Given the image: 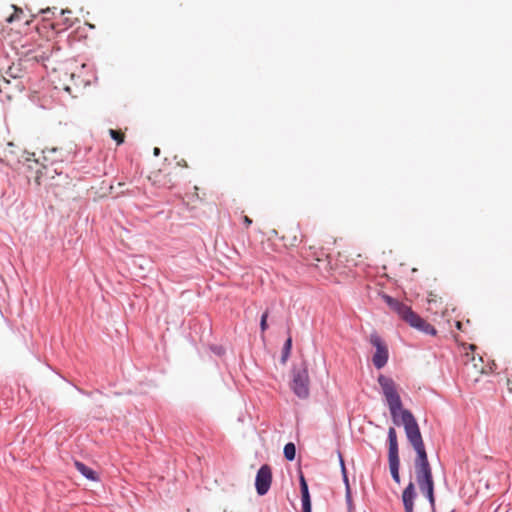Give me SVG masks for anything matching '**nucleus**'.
Returning <instances> with one entry per match:
<instances>
[{"mask_svg": "<svg viewBox=\"0 0 512 512\" xmlns=\"http://www.w3.org/2000/svg\"><path fill=\"white\" fill-rule=\"evenodd\" d=\"M378 383L387 402L393 423L403 425L407 440L416 452L414 460L415 476L420 491L434 506V480L425 444L419 425L411 411L403 408L402 400L393 379L379 375Z\"/></svg>", "mask_w": 512, "mask_h": 512, "instance_id": "f257e3e1", "label": "nucleus"}, {"mask_svg": "<svg viewBox=\"0 0 512 512\" xmlns=\"http://www.w3.org/2000/svg\"><path fill=\"white\" fill-rule=\"evenodd\" d=\"M383 299L390 307V309L411 327L429 335H436V329L431 324L422 319L418 314L412 311L410 306L405 305L404 303L388 295H384Z\"/></svg>", "mask_w": 512, "mask_h": 512, "instance_id": "f03ea898", "label": "nucleus"}, {"mask_svg": "<svg viewBox=\"0 0 512 512\" xmlns=\"http://www.w3.org/2000/svg\"><path fill=\"white\" fill-rule=\"evenodd\" d=\"M388 441H389V449H388V461L389 468L392 475L393 480L396 483H400V475H399V452H398V440L397 433L393 427H390L388 430Z\"/></svg>", "mask_w": 512, "mask_h": 512, "instance_id": "7ed1b4c3", "label": "nucleus"}, {"mask_svg": "<svg viewBox=\"0 0 512 512\" xmlns=\"http://www.w3.org/2000/svg\"><path fill=\"white\" fill-rule=\"evenodd\" d=\"M22 77V69L20 65L12 64L8 67L0 81V92H5L7 98H11L12 90L20 89L21 82L19 79Z\"/></svg>", "mask_w": 512, "mask_h": 512, "instance_id": "20e7f679", "label": "nucleus"}, {"mask_svg": "<svg viewBox=\"0 0 512 512\" xmlns=\"http://www.w3.org/2000/svg\"><path fill=\"white\" fill-rule=\"evenodd\" d=\"M309 375L305 364L292 371L291 389L299 398H307L309 395Z\"/></svg>", "mask_w": 512, "mask_h": 512, "instance_id": "39448f33", "label": "nucleus"}, {"mask_svg": "<svg viewBox=\"0 0 512 512\" xmlns=\"http://www.w3.org/2000/svg\"><path fill=\"white\" fill-rule=\"evenodd\" d=\"M179 175L176 172V167H172V164H165L161 169L153 171L149 177L153 184L164 188H172Z\"/></svg>", "mask_w": 512, "mask_h": 512, "instance_id": "423d86ee", "label": "nucleus"}, {"mask_svg": "<svg viewBox=\"0 0 512 512\" xmlns=\"http://www.w3.org/2000/svg\"><path fill=\"white\" fill-rule=\"evenodd\" d=\"M29 169H34L36 172L35 179L40 184L42 180L53 179L56 174H61L62 171L59 169V165L51 166L49 163H41L40 159L30 160L28 159Z\"/></svg>", "mask_w": 512, "mask_h": 512, "instance_id": "0eeeda50", "label": "nucleus"}, {"mask_svg": "<svg viewBox=\"0 0 512 512\" xmlns=\"http://www.w3.org/2000/svg\"><path fill=\"white\" fill-rule=\"evenodd\" d=\"M370 343L376 348L372 362L376 368L381 369L388 361V348L377 333L370 335Z\"/></svg>", "mask_w": 512, "mask_h": 512, "instance_id": "6e6552de", "label": "nucleus"}, {"mask_svg": "<svg viewBox=\"0 0 512 512\" xmlns=\"http://www.w3.org/2000/svg\"><path fill=\"white\" fill-rule=\"evenodd\" d=\"M272 483V469L269 465L264 464L257 472L255 479L256 491L259 495H265Z\"/></svg>", "mask_w": 512, "mask_h": 512, "instance_id": "1a4fd4ad", "label": "nucleus"}, {"mask_svg": "<svg viewBox=\"0 0 512 512\" xmlns=\"http://www.w3.org/2000/svg\"><path fill=\"white\" fill-rule=\"evenodd\" d=\"M281 240L285 247H295L301 241V231L298 225H291L283 230Z\"/></svg>", "mask_w": 512, "mask_h": 512, "instance_id": "9d476101", "label": "nucleus"}, {"mask_svg": "<svg viewBox=\"0 0 512 512\" xmlns=\"http://www.w3.org/2000/svg\"><path fill=\"white\" fill-rule=\"evenodd\" d=\"M41 159V163H49L51 166L60 165L63 162L62 153L58 148L43 150Z\"/></svg>", "mask_w": 512, "mask_h": 512, "instance_id": "9b49d317", "label": "nucleus"}, {"mask_svg": "<svg viewBox=\"0 0 512 512\" xmlns=\"http://www.w3.org/2000/svg\"><path fill=\"white\" fill-rule=\"evenodd\" d=\"M415 496L416 493L414 483L410 482L402 493V501L404 504L405 512H413Z\"/></svg>", "mask_w": 512, "mask_h": 512, "instance_id": "f8f14e48", "label": "nucleus"}, {"mask_svg": "<svg viewBox=\"0 0 512 512\" xmlns=\"http://www.w3.org/2000/svg\"><path fill=\"white\" fill-rule=\"evenodd\" d=\"M300 489L302 497L303 512H311V499L308 490V484L303 475L300 476Z\"/></svg>", "mask_w": 512, "mask_h": 512, "instance_id": "ddd939ff", "label": "nucleus"}, {"mask_svg": "<svg viewBox=\"0 0 512 512\" xmlns=\"http://www.w3.org/2000/svg\"><path fill=\"white\" fill-rule=\"evenodd\" d=\"M75 468L87 479L96 481L98 480L97 473L92 470L90 467L86 466L84 463L80 461H75Z\"/></svg>", "mask_w": 512, "mask_h": 512, "instance_id": "4468645a", "label": "nucleus"}, {"mask_svg": "<svg viewBox=\"0 0 512 512\" xmlns=\"http://www.w3.org/2000/svg\"><path fill=\"white\" fill-rule=\"evenodd\" d=\"M469 368L474 369L479 374H485L487 371L485 370V367L483 365V359L481 356H476L474 362H470Z\"/></svg>", "mask_w": 512, "mask_h": 512, "instance_id": "2eb2a0df", "label": "nucleus"}, {"mask_svg": "<svg viewBox=\"0 0 512 512\" xmlns=\"http://www.w3.org/2000/svg\"><path fill=\"white\" fill-rule=\"evenodd\" d=\"M14 12L6 18L7 23H13L15 21H20L23 18L24 12L21 8L12 6Z\"/></svg>", "mask_w": 512, "mask_h": 512, "instance_id": "dca6fc26", "label": "nucleus"}, {"mask_svg": "<svg viewBox=\"0 0 512 512\" xmlns=\"http://www.w3.org/2000/svg\"><path fill=\"white\" fill-rule=\"evenodd\" d=\"M476 347L474 345H469L468 350L464 354V364L469 368L470 362H474L476 358L475 353Z\"/></svg>", "mask_w": 512, "mask_h": 512, "instance_id": "f3484780", "label": "nucleus"}, {"mask_svg": "<svg viewBox=\"0 0 512 512\" xmlns=\"http://www.w3.org/2000/svg\"><path fill=\"white\" fill-rule=\"evenodd\" d=\"M291 348H292V338H291V336H289L287 338L286 342L284 343L283 350H282L281 362L283 364L286 363V361L290 355Z\"/></svg>", "mask_w": 512, "mask_h": 512, "instance_id": "a211bd4d", "label": "nucleus"}, {"mask_svg": "<svg viewBox=\"0 0 512 512\" xmlns=\"http://www.w3.org/2000/svg\"><path fill=\"white\" fill-rule=\"evenodd\" d=\"M295 455H296L295 445L292 442L287 443L284 446V456H285V458L287 460H289V461H293L295 459Z\"/></svg>", "mask_w": 512, "mask_h": 512, "instance_id": "6ab92c4d", "label": "nucleus"}, {"mask_svg": "<svg viewBox=\"0 0 512 512\" xmlns=\"http://www.w3.org/2000/svg\"><path fill=\"white\" fill-rule=\"evenodd\" d=\"M328 256L324 253H321V256L315 258V263H312L315 267L321 269V265L323 264L324 270L329 271V262L327 261Z\"/></svg>", "mask_w": 512, "mask_h": 512, "instance_id": "aec40b11", "label": "nucleus"}, {"mask_svg": "<svg viewBox=\"0 0 512 512\" xmlns=\"http://www.w3.org/2000/svg\"><path fill=\"white\" fill-rule=\"evenodd\" d=\"M62 17V22L65 25L63 29H67L68 27H71L73 25V20L71 18L72 11L70 10H62L60 12Z\"/></svg>", "mask_w": 512, "mask_h": 512, "instance_id": "412c9836", "label": "nucleus"}, {"mask_svg": "<svg viewBox=\"0 0 512 512\" xmlns=\"http://www.w3.org/2000/svg\"><path fill=\"white\" fill-rule=\"evenodd\" d=\"M109 134L111 138L116 141L117 145L124 143L125 135L121 130L110 129Z\"/></svg>", "mask_w": 512, "mask_h": 512, "instance_id": "4be33fe9", "label": "nucleus"}, {"mask_svg": "<svg viewBox=\"0 0 512 512\" xmlns=\"http://www.w3.org/2000/svg\"><path fill=\"white\" fill-rule=\"evenodd\" d=\"M268 316H269V310H266L262 316H261V320H260V329H261V334L264 335V333L266 332V330L268 329V323H267V319H268Z\"/></svg>", "mask_w": 512, "mask_h": 512, "instance_id": "5701e85b", "label": "nucleus"}, {"mask_svg": "<svg viewBox=\"0 0 512 512\" xmlns=\"http://www.w3.org/2000/svg\"><path fill=\"white\" fill-rule=\"evenodd\" d=\"M340 463H341L342 471L344 474V480H345L346 486H347V499L349 500L350 499V489H349L348 478L346 476V469H345V465H344V461H343L342 457H340Z\"/></svg>", "mask_w": 512, "mask_h": 512, "instance_id": "b1692460", "label": "nucleus"}, {"mask_svg": "<svg viewBox=\"0 0 512 512\" xmlns=\"http://www.w3.org/2000/svg\"><path fill=\"white\" fill-rule=\"evenodd\" d=\"M172 167H176V169L178 167H181V168H187L188 167V164L186 162L185 159H180V160H177L175 165H172Z\"/></svg>", "mask_w": 512, "mask_h": 512, "instance_id": "393cba45", "label": "nucleus"}, {"mask_svg": "<svg viewBox=\"0 0 512 512\" xmlns=\"http://www.w3.org/2000/svg\"><path fill=\"white\" fill-rule=\"evenodd\" d=\"M243 223L248 228L252 224V219L245 215L243 216Z\"/></svg>", "mask_w": 512, "mask_h": 512, "instance_id": "a878e982", "label": "nucleus"}, {"mask_svg": "<svg viewBox=\"0 0 512 512\" xmlns=\"http://www.w3.org/2000/svg\"><path fill=\"white\" fill-rule=\"evenodd\" d=\"M125 194H127V195H133V194H134V192H133V191H129V190H128L127 192L121 191V192H118V193L116 194V197H119V196H122V195H125Z\"/></svg>", "mask_w": 512, "mask_h": 512, "instance_id": "bb28decb", "label": "nucleus"}, {"mask_svg": "<svg viewBox=\"0 0 512 512\" xmlns=\"http://www.w3.org/2000/svg\"><path fill=\"white\" fill-rule=\"evenodd\" d=\"M436 299H435V295L433 294H430L429 298H428V303L431 305L432 303H436Z\"/></svg>", "mask_w": 512, "mask_h": 512, "instance_id": "cd10ccee", "label": "nucleus"}, {"mask_svg": "<svg viewBox=\"0 0 512 512\" xmlns=\"http://www.w3.org/2000/svg\"><path fill=\"white\" fill-rule=\"evenodd\" d=\"M160 154V149L155 147L154 148V155L158 156Z\"/></svg>", "mask_w": 512, "mask_h": 512, "instance_id": "c85d7f7f", "label": "nucleus"}, {"mask_svg": "<svg viewBox=\"0 0 512 512\" xmlns=\"http://www.w3.org/2000/svg\"><path fill=\"white\" fill-rule=\"evenodd\" d=\"M124 186H125V183H123V182H118L117 183V187L120 188V189H123Z\"/></svg>", "mask_w": 512, "mask_h": 512, "instance_id": "c756f323", "label": "nucleus"}, {"mask_svg": "<svg viewBox=\"0 0 512 512\" xmlns=\"http://www.w3.org/2000/svg\"><path fill=\"white\" fill-rule=\"evenodd\" d=\"M124 186H125V183H123V182H118L117 183V187L120 188V189H123Z\"/></svg>", "mask_w": 512, "mask_h": 512, "instance_id": "7c9ffc66", "label": "nucleus"}, {"mask_svg": "<svg viewBox=\"0 0 512 512\" xmlns=\"http://www.w3.org/2000/svg\"><path fill=\"white\" fill-rule=\"evenodd\" d=\"M60 24L59 23H56V24H52V28L53 29H57L56 27L59 26Z\"/></svg>", "mask_w": 512, "mask_h": 512, "instance_id": "2f4dec72", "label": "nucleus"}, {"mask_svg": "<svg viewBox=\"0 0 512 512\" xmlns=\"http://www.w3.org/2000/svg\"><path fill=\"white\" fill-rule=\"evenodd\" d=\"M457 328H461V323L457 322Z\"/></svg>", "mask_w": 512, "mask_h": 512, "instance_id": "473e14b6", "label": "nucleus"}]
</instances>
